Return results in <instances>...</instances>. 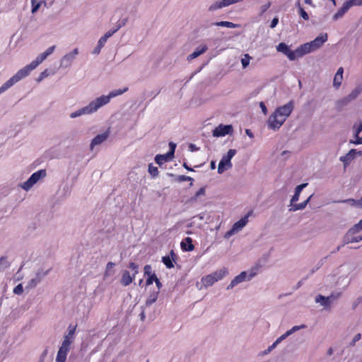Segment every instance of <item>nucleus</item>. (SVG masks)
<instances>
[{"mask_svg": "<svg viewBox=\"0 0 362 362\" xmlns=\"http://www.w3.org/2000/svg\"><path fill=\"white\" fill-rule=\"evenodd\" d=\"M54 49L55 46L49 47L43 53L40 54L30 64L18 71L15 75H13L9 80L5 82L0 87V94L6 91L7 89L18 82L22 78L28 76L33 70H34L40 64H41L49 55H50L54 52Z\"/></svg>", "mask_w": 362, "mask_h": 362, "instance_id": "nucleus-1", "label": "nucleus"}, {"mask_svg": "<svg viewBox=\"0 0 362 362\" xmlns=\"http://www.w3.org/2000/svg\"><path fill=\"white\" fill-rule=\"evenodd\" d=\"M127 90V87L122 89L114 90L111 91L108 95H102L97 98L95 100L90 102L87 106L72 112L70 116L71 118H75L82 115L91 114L96 112L100 107L107 104L112 98L120 95Z\"/></svg>", "mask_w": 362, "mask_h": 362, "instance_id": "nucleus-2", "label": "nucleus"}, {"mask_svg": "<svg viewBox=\"0 0 362 362\" xmlns=\"http://www.w3.org/2000/svg\"><path fill=\"white\" fill-rule=\"evenodd\" d=\"M258 268L254 267L252 268L247 276L246 272H242L239 275L236 276L230 283V284L227 286V289H231L238 284L243 282L245 280H250L257 274Z\"/></svg>", "mask_w": 362, "mask_h": 362, "instance_id": "nucleus-3", "label": "nucleus"}, {"mask_svg": "<svg viewBox=\"0 0 362 362\" xmlns=\"http://www.w3.org/2000/svg\"><path fill=\"white\" fill-rule=\"evenodd\" d=\"M46 175L47 173L45 170L42 169L37 170V172L33 173L28 180L22 184V188L26 191H28L40 179L44 178Z\"/></svg>", "mask_w": 362, "mask_h": 362, "instance_id": "nucleus-4", "label": "nucleus"}, {"mask_svg": "<svg viewBox=\"0 0 362 362\" xmlns=\"http://www.w3.org/2000/svg\"><path fill=\"white\" fill-rule=\"evenodd\" d=\"M286 120V118H284L283 116L274 110L267 120V126L269 129L276 131L280 129Z\"/></svg>", "mask_w": 362, "mask_h": 362, "instance_id": "nucleus-5", "label": "nucleus"}, {"mask_svg": "<svg viewBox=\"0 0 362 362\" xmlns=\"http://www.w3.org/2000/svg\"><path fill=\"white\" fill-rule=\"evenodd\" d=\"M250 213H248L246 216L240 218L238 221L235 222L233 225L231 229L226 233V236H230L235 233L241 230L248 222V217L250 216Z\"/></svg>", "mask_w": 362, "mask_h": 362, "instance_id": "nucleus-6", "label": "nucleus"}, {"mask_svg": "<svg viewBox=\"0 0 362 362\" xmlns=\"http://www.w3.org/2000/svg\"><path fill=\"white\" fill-rule=\"evenodd\" d=\"M294 109V103L293 100L289 101L288 103L278 107L275 110L277 113L287 119L292 113Z\"/></svg>", "mask_w": 362, "mask_h": 362, "instance_id": "nucleus-7", "label": "nucleus"}, {"mask_svg": "<svg viewBox=\"0 0 362 362\" xmlns=\"http://www.w3.org/2000/svg\"><path fill=\"white\" fill-rule=\"evenodd\" d=\"M70 346L66 342H62L57 354L56 362H66L67 354L70 351Z\"/></svg>", "mask_w": 362, "mask_h": 362, "instance_id": "nucleus-8", "label": "nucleus"}, {"mask_svg": "<svg viewBox=\"0 0 362 362\" xmlns=\"http://www.w3.org/2000/svg\"><path fill=\"white\" fill-rule=\"evenodd\" d=\"M276 49L278 52L285 54L290 60H295L296 59L295 50H291L289 47L284 42L279 43L276 47Z\"/></svg>", "mask_w": 362, "mask_h": 362, "instance_id": "nucleus-9", "label": "nucleus"}, {"mask_svg": "<svg viewBox=\"0 0 362 362\" xmlns=\"http://www.w3.org/2000/svg\"><path fill=\"white\" fill-rule=\"evenodd\" d=\"M233 131L231 125L220 124L213 131V135L216 137L224 136Z\"/></svg>", "mask_w": 362, "mask_h": 362, "instance_id": "nucleus-10", "label": "nucleus"}, {"mask_svg": "<svg viewBox=\"0 0 362 362\" xmlns=\"http://www.w3.org/2000/svg\"><path fill=\"white\" fill-rule=\"evenodd\" d=\"M177 254L172 250L169 255L162 257V262L168 269H172L174 267V262L177 261Z\"/></svg>", "mask_w": 362, "mask_h": 362, "instance_id": "nucleus-11", "label": "nucleus"}, {"mask_svg": "<svg viewBox=\"0 0 362 362\" xmlns=\"http://www.w3.org/2000/svg\"><path fill=\"white\" fill-rule=\"evenodd\" d=\"M313 52V49L312 48L310 42H306L301 45L295 50V55L297 58L302 57L306 54Z\"/></svg>", "mask_w": 362, "mask_h": 362, "instance_id": "nucleus-12", "label": "nucleus"}, {"mask_svg": "<svg viewBox=\"0 0 362 362\" xmlns=\"http://www.w3.org/2000/svg\"><path fill=\"white\" fill-rule=\"evenodd\" d=\"M327 34L322 33L320 34L318 37H317L313 41L309 42L313 51L317 50L327 40Z\"/></svg>", "mask_w": 362, "mask_h": 362, "instance_id": "nucleus-13", "label": "nucleus"}, {"mask_svg": "<svg viewBox=\"0 0 362 362\" xmlns=\"http://www.w3.org/2000/svg\"><path fill=\"white\" fill-rule=\"evenodd\" d=\"M76 329V325H70L68 327V334L64 336L62 342H66L67 344L71 345L74 340V334Z\"/></svg>", "mask_w": 362, "mask_h": 362, "instance_id": "nucleus-14", "label": "nucleus"}, {"mask_svg": "<svg viewBox=\"0 0 362 362\" xmlns=\"http://www.w3.org/2000/svg\"><path fill=\"white\" fill-rule=\"evenodd\" d=\"M172 152H168L165 154H158L155 157L156 163L160 166L164 163L170 161L173 158L171 157Z\"/></svg>", "mask_w": 362, "mask_h": 362, "instance_id": "nucleus-15", "label": "nucleus"}, {"mask_svg": "<svg viewBox=\"0 0 362 362\" xmlns=\"http://www.w3.org/2000/svg\"><path fill=\"white\" fill-rule=\"evenodd\" d=\"M134 279L135 276L133 274L131 276L129 272L125 270L122 272L120 283L123 286H129Z\"/></svg>", "mask_w": 362, "mask_h": 362, "instance_id": "nucleus-16", "label": "nucleus"}, {"mask_svg": "<svg viewBox=\"0 0 362 362\" xmlns=\"http://www.w3.org/2000/svg\"><path fill=\"white\" fill-rule=\"evenodd\" d=\"M181 248L183 251H192L194 249V245L192 243V240L189 237L185 238L180 243Z\"/></svg>", "mask_w": 362, "mask_h": 362, "instance_id": "nucleus-17", "label": "nucleus"}, {"mask_svg": "<svg viewBox=\"0 0 362 362\" xmlns=\"http://www.w3.org/2000/svg\"><path fill=\"white\" fill-rule=\"evenodd\" d=\"M108 137L107 133H103L101 134L97 135L91 141L90 144V149L92 150L93 147L96 145H99L105 141Z\"/></svg>", "mask_w": 362, "mask_h": 362, "instance_id": "nucleus-18", "label": "nucleus"}, {"mask_svg": "<svg viewBox=\"0 0 362 362\" xmlns=\"http://www.w3.org/2000/svg\"><path fill=\"white\" fill-rule=\"evenodd\" d=\"M356 153L357 151L356 149H351L345 156L340 158V160L342 161L346 166L355 157Z\"/></svg>", "mask_w": 362, "mask_h": 362, "instance_id": "nucleus-19", "label": "nucleus"}, {"mask_svg": "<svg viewBox=\"0 0 362 362\" xmlns=\"http://www.w3.org/2000/svg\"><path fill=\"white\" fill-rule=\"evenodd\" d=\"M232 166L231 162H226V160L222 158L218 163V173L219 174L223 173L225 170L230 168Z\"/></svg>", "mask_w": 362, "mask_h": 362, "instance_id": "nucleus-20", "label": "nucleus"}, {"mask_svg": "<svg viewBox=\"0 0 362 362\" xmlns=\"http://www.w3.org/2000/svg\"><path fill=\"white\" fill-rule=\"evenodd\" d=\"M213 25L216 26L226 27L229 28H237L240 27L239 24H236L230 21H218L215 22Z\"/></svg>", "mask_w": 362, "mask_h": 362, "instance_id": "nucleus-21", "label": "nucleus"}, {"mask_svg": "<svg viewBox=\"0 0 362 362\" xmlns=\"http://www.w3.org/2000/svg\"><path fill=\"white\" fill-rule=\"evenodd\" d=\"M202 282L205 287L212 286L216 281L211 274L202 278Z\"/></svg>", "mask_w": 362, "mask_h": 362, "instance_id": "nucleus-22", "label": "nucleus"}, {"mask_svg": "<svg viewBox=\"0 0 362 362\" xmlns=\"http://www.w3.org/2000/svg\"><path fill=\"white\" fill-rule=\"evenodd\" d=\"M228 274V269L226 268H223L218 271H216L211 273L212 276L215 279L216 281H218L222 279L226 274Z\"/></svg>", "mask_w": 362, "mask_h": 362, "instance_id": "nucleus-23", "label": "nucleus"}, {"mask_svg": "<svg viewBox=\"0 0 362 362\" xmlns=\"http://www.w3.org/2000/svg\"><path fill=\"white\" fill-rule=\"evenodd\" d=\"M158 294H159V291H156L151 292L146 300V305L150 306L151 305L154 303L158 299Z\"/></svg>", "mask_w": 362, "mask_h": 362, "instance_id": "nucleus-24", "label": "nucleus"}, {"mask_svg": "<svg viewBox=\"0 0 362 362\" xmlns=\"http://www.w3.org/2000/svg\"><path fill=\"white\" fill-rule=\"evenodd\" d=\"M348 6L346 5L345 2L343 4L342 6L337 11V13L333 16V20L337 21L339 18H341L345 13H346L349 10Z\"/></svg>", "mask_w": 362, "mask_h": 362, "instance_id": "nucleus-25", "label": "nucleus"}, {"mask_svg": "<svg viewBox=\"0 0 362 362\" xmlns=\"http://www.w3.org/2000/svg\"><path fill=\"white\" fill-rule=\"evenodd\" d=\"M362 91V86H357L352 92L347 96L346 98L347 102H350L352 100L356 98L358 95L361 93Z\"/></svg>", "mask_w": 362, "mask_h": 362, "instance_id": "nucleus-26", "label": "nucleus"}, {"mask_svg": "<svg viewBox=\"0 0 362 362\" xmlns=\"http://www.w3.org/2000/svg\"><path fill=\"white\" fill-rule=\"evenodd\" d=\"M332 298V296L325 297L322 295H318L316 298L315 301L317 303L321 302L322 305L324 306H327L329 304V300Z\"/></svg>", "mask_w": 362, "mask_h": 362, "instance_id": "nucleus-27", "label": "nucleus"}, {"mask_svg": "<svg viewBox=\"0 0 362 362\" xmlns=\"http://www.w3.org/2000/svg\"><path fill=\"white\" fill-rule=\"evenodd\" d=\"M291 335V332H286L285 334H282L280 337H279L273 344L272 346H270L268 349L267 352L271 351L280 341H281L283 339H286L288 336Z\"/></svg>", "mask_w": 362, "mask_h": 362, "instance_id": "nucleus-28", "label": "nucleus"}, {"mask_svg": "<svg viewBox=\"0 0 362 362\" xmlns=\"http://www.w3.org/2000/svg\"><path fill=\"white\" fill-rule=\"evenodd\" d=\"M206 50H207V47H206V45H204L200 49H197V50L194 51V52H192L191 54H189L188 56V59H194V58L199 57V55H201L202 54L204 53Z\"/></svg>", "mask_w": 362, "mask_h": 362, "instance_id": "nucleus-29", "label": "nucleus"}, {"mask_svg": "<svg viewBox=\"0 0 362 362\" xmlns=\"http://www.w3.org/2000/svg\"><path fill=\"white\" fill-rule=\"evenodd\" d=\"M148 172L150 173L153 178L158 176L159 170L157 167L154 166L152 163H150L148 166Z\"/></svg>", "mask_w": 362, "mask_h": 362, "instance_id": "nucleus-30", "label": "nucleus"}, {"mask_svg": "<svg viewBox=\"0 0 362 362\" xmlns=\"http://www.w3.org/2000/svg\"><path fill=\"white\" fill-rule=\"evenodd\" d=\"M10 264L7 260V257L2 256L0 258V272L9 267Z\"/></svg>", "mask_w": 362, "mask_h": 362, "instance_id": "nucleus-31", "label": "nucleus"}, {"mask_svg": "<svg viewBox=\"0 0 362 362\" xmlns=\"http://www.w3.org/2000/svg\"><path fill=\"white\" fill-rule=\"evenodd\" d=\"M124 24H125V22L124 21V22H122V23L119 24L115 29L110 30L107 31L103 35V37L107 40L109 37H110L114 33H115Z\"/></svg>", "mask_w": 362, "mask_h": 362, "instance_id": "nucleus-32", "label": "nucleus"}, {"mask_svg": "<svg viewBox=\"0 0 362 362\" xmlns=\"http://www.w3.org/2000/svg\"><path fill=\"white\" fill-rule=\"evenodd\" d=\"M297 6L298 8L299 15L305 21L309 19L308 14L305 12L303 8L301 6L300 1H298L297 3Z\"/></svg>", "mask_w": 362, "mask_h": 362, "instance_id": "nucleus-33", "label": "nucleus"}, {"mask_svg": "<svg viewBox=\"0 0 362 362\" xmlns=\"http://www.w3.org/2000/svg\"><path fill=\"white\" fill-rule=\"evenodd\" d=\"M362 230V219L354 227H352L348 232V233L354 234Z\"/></svg>", "mask_w": 362, "mask_h": 362, "instance_id": "nucleus-34", "label": "nucleus"}, {"mask_svg": "<svg viewBox=\"0 0 362 362\" xmlns=\"http://www.w3.org/2000/svg\"><path fill=\"white\" fill-rule=\"evenodd\" d=\"M41 1L42 0H31L33 13L37 12V11L39 9L41 6Z\"/></svg>", "mask_w": 362, "mask_h": 362, "instance_id": "nucleus-35", "label": "nucleus"}, {"mask_svg": "<svg viewBox=\"0 0 362 362\" xmlns=\"http://www.w3.org/2000/svg\"><path fill=\"white\" fill-rule=\"evenodd\" d=\"M78 54V50L77 48H75L71 52H69L68 54H66L64 57V59L65 60H72L73 59L75 58V57Z\"/></svg>", "mask_w": 362, "mask_h": 362, "instance_id": "nucleus-36", "label": "nucleus"}, {"mask_svg": "<svg viewBox=\"0 0 362 362\" xmlns=\"http://www.w3.org/2000/svg\"><path fill=\"white\" fill-rule=\"evenodd\" d=\"M349 9L354 6H362V0H348L345 1Z\"/></svg>", "mask_w": 362, "mask_h": 362, "instance_id": "nucleus-37", "label": "nucleus"}, {"mask_svg": "<svg viewBox=\"0 0 362 362\" xmlns=\"http://www.w3.org/2000/svg\"><path fill=\"white\" fill-rule=\"evenodd\" d=\"M342 79H343V76H340L339 75L335 74V76L334 77V81H333V86L336 88H338L341 84Z\"/></svg>", "mask_w": 362, "mask_h": 362, "instance_id": "nucleus-38", "label": "nucleus"}, {"mask_svg": "<svg viewBox=\"0 0 362 362\" xmlns=\"http://www.w3.org/2000/svg\"><path fill=\"white\" fill-rule=\"evenodd\" d=\"M250 59L251 57L248 54L244 55L241 59V64L243 68H246L249 65Z\"/></svg>", "mask_w": 362, "mask_h": 362, "instance_id": "nucleus-39", "label": "nucleus"}, {"mask_svg": "<svg viewBox=\"0 0 362 362\" xmlns=\"http://www.w3.org/2000/svg\"><path fill=\"white\" fill-rule=\"evenodd\" d=\"M236 151L235 149H230L227 152V154L223 158L226 160V162H230L232 158L235 155Z\"/></svg>", "mask_w": 362, "mask_h": 362, "instance_id": "nucleus-40", "label": "nucleus"}, {"mask_svg": "<svg viewBox=\"0 0 362 362\" xmlns=\"http://www.w3.org/2000/svg\"><path fill=\"white\" fill-rule=\"evenodd\" d=\"M115 266V264L112 262H109L107 265H106V269H105V274H104V276L106 277V276H110L111 274L110 273V271Z\"/></svg>", "mask_w": 362, "mask_h": 362, "instance_id": "nucleus-41", "label": "nucleus"}, {"mask_svg": "<svg viewBox=\"0 0 362 362\" xmlns=\"http://www.w3.org/2000/svg\"><path fill=\"white\" fill-rule=\"evenodd\" d=\"M158 279L156 274L153 273V274L148 276V278L146 281V286H149L153 284V282L156 281V279Z\"/></svg>", "mask_w": 362, "mask_h": 362, "instance_id": "nucleus-42", "label": "nucleus"}, {"mask_svg": "<svg viewBox=\"0 0 362 362\" xmlns=\"http://www.w3.org/2000/svg\"><path fill=\"white\" fill-rule=\"evenodd\" d=\"M129 268L131 269L132 271H134L133 275L136 276V275L139 272V267L138 265L134 262H130L129 264Z\"/></svg>", "mask_w": 362, "mask_h": 362, "instance_id": "nucleus-43", "label": "nucleus"}, {"mask_svg": "<svg viewBox=\"0 0 362 362\" xmlns=\"http://www.w3.org/2000/svg\"><path fill=\"white\" fill-rule=\"evenodd\" d=\"M310 198H308L307 200H305V202L300 203V204H295L293 205V210H299V209H303L305 207L307 203L308 202Z\"/></svg>", "mask_w": 362, "mask_h": 362, "instance_id": "nucleus-44", "label": "nucleus"}, {"mask_svg": "<svg viewBox=\"0 0 362 362\" xmlns=\"http://www.w3.org/2000/svg\"><path fill=\"white\" fill-rule=\"evenodd\" d=\"M13 293L17 295H21L23 293V287L21 284H19L13 288Z\"/></svg>", "mask_w": 362, "mask_h": 362, "instance_id": "nucleus-45", "label": "nucleus"}, {"mask_svg": "<svg viewBox=\"0 0 362 362\" xmlns=\"http://www.w3.org/2000/svg\"><path fill=\"white\" fill-rule=\"evenodd\" d=\"M346 238H347V241L346 242V243H358V242H360V241L362 240V235L358 236V237H353V238L349 239L348 238V235H347Z\"/></svg>", "mask_w": 362, "mask_h": 362, "instance_id": "nucleus-46", "label": "nucleus"}, {"mask_svg": "<svg viewBox=\"0 0 362 362\" xmlns=\"http://www.w3.org/2000/svg\"><path fill=\"white\" fill-rule=\"evenodd\" d=\"M144 273L145 276H150L153 274L151 266L146 264L144 268Z\"/></svg>", "mask_w": 362, "mask_h": 362, "instance_id": "nucleus-47", "label": "nucleus"}, {"mask_svg": "<svg viewBox=\"0 0 362 362\" xmlns=\"http://www.w3.org/2000/svg\"><path fill=\"white\" fill-rule=\"evenodd\" d=\"M177 180L178 182L192 181L193 178H192L191 177H189V176H186V175H180L177 177Z\"/></svg>", "mask_w": 362, "mask_h": 362, "instance_id": "nucleus-48", "label": "nucleus"}, {"mask_svg": "<svg viewBox=\"0 0 362 362\" xmlns=\"http://www.w3.org/2000/svg\"><path fill=\"white\" fill-rule=\"evenodd\" d=\"M355 129V136L358 135L362 132V123L359 122L358 124L354 125Z\"/></svg>", "mask_w": 362, "mask_h": 362, "instance_id": "nucleus-49", "label": "nucleus"}, {"mask_svg": "<svg viewBox=\"0 0 362 362\" xmlns=\"http://www.w3.org/2000/svg\"><path fill=\"white\" fill-rule=\"evenodd\" d=\"M106 41H107V39L105 38L103 36L100 38L98 43V47L99 49H100L105 45Z\"/></svg>", "mask_w": 362, "mask_h": 362, "instance_id": "nucleus-50", "label": "nucleus"}, {"mask_svg": "<svg viewBox=\"0 0 362 362\" xmlns=\"http://www.w3.org/2000/svg\"><path fill=\"white\" fill-rule=\"evenodd\" d=\"M308 185L307 183H303V184H301L300 185H298L296 188V190L295 192L297 193V194H300L301 191L303 190V189L304 187H305L306 186Z\"/></svg>", "mask_w": 362, "mask_h": 362, "instance_id": "nucleus-51", "label": "nucleus"}, {"mask_svg": "<svg viewBox=\"0 0 362 362\" xmlns=\"http://www.w3.org/2000/svg\"><path fill=\"white\" fill-rule=\"evenodd\" d=\"M169 145H170V151L168 152H172L171 157L173 158L176 145L175 144H173V142H170Z\"/></svg>", "mask_w": 362, "mask_h": 362, "instance_id": "nucleus-52", "label": "nucleus"}, {"mask_svg": "<svg viewBox=\"0 0 362 362\" xmlns=\"http://www.w3.org/2000/svg\"><path fill=\"white\" fill-rule=\"evenodd\" d=\"M356 140L355 141H351V143L354 144H362V137H360L358 135L355 136Z\"/></svg>", "mask_w": 362, "mask_h": 362, "instance_id": "nucleus-53", "label": "nucleus"}, {"mask_svg": "<svg viewBox=\"0 0 362 362\" xmlns=\"http://www.w3.org/2000/svg\"><path fill=\"white\" fill-rule=\"evenodd\" d=\"M278 23H279V18L277 17L274 18L271 22L270 28H274L276 26V25L278 24Z\"/></svg>", "mask_w": 362, "mask_h": 362, "instance_id": "nucleus-54", "label": "nucleus"}, {"mask_svg": "<svg viewBox=\"0 0 362 362\" xmlns=\"http://www.w3.org/2000/svg\"><path fill=\"white\" fill-rule=\"evenodd\" d=\"M305 327V325H301V326H294L291 329L288 330V332H291V334H293L294 332L300 329V328H304Z\"/></svg>", "mask_w": 362, "mask_h": 362, "instance_id": "nucleus-55", "label": "nucleus"}, {"mask_svg": "<svg viewBox=\"0 0 362 362\" xmlns=\"http://www.w3.org/2000/svg\"><path fill=\"white\" fill-rule=\"evenodd\" d=\"M361 338V334L360 333L356 334L352 340V342L351 343V345H354L355 343L358 341H359Z\"/></svg>", "mask_w": 362, "mask_h": 362, "instance_id": "nucleus-56", "label": "nucleus"}, {"mask_svg": "<svg viewBox=\"0 0 362 362\" xmlns=\"http://www.w3.org/2000/svg\"><path fill=\"white\" fill-rule=\"evenodd\" d=\"M259 107H261L264 115H266L267 114V108L265 104L263 102H260Z\"/></svg>", "mask_w": 362, "mask_h": 362, "instance_id": "nucleus-57", "label": "nucleus"}, {"mask_svg": "<svg viewBox=\"0 0 362 362\" xmlns=\"http://www.w3.org/2000/svg\"><path fill=\"white\" fill-rule=\"evenodd\" d=\"M205 193V189L204 187L200 188L196 193L195 197H198L201 195L204 194Z\"/></svg>", "mask_w": 362, "mask_h": 362, "instance_id": "nucleus-58", "label": "nucleus"}, {"mask_svg": "<svg viewBox=\"0 0 362 362\" xmlns=\"http://www.w3.org/2000/svg\"><path fill=\"white\" fill-rule=\"evenodd\" d=\"M271 6L270 2H268L267 4L263 5L262 6V13H264Z\"/></svg>", "mask_w": 362, "mask_h": 362, "instance_id": "nucleus-59", "label": "nucleus"}, {"mask_svg": "<svg viewBox=\"0 0 362 362\" xmlns=\"http://www.w3.org/2000/svg\"><path fill=\"white\" fill-rule=\"evenodd\" d=\"M299 194H297L296 192H295V194L293 196L292 199H291V202L293 203V202H296L298 200V198H299Z\"/></svg>", "mask_w": 362, "mask_h": 362, "instance_id": "nucleus-60", "label": "nucleus"}, {"mask_svg": "<svg viewBox=\"0 0 362 362\" xmlns=\"http://www.w3.org/2000/svg\"><path fill=\"white\" fill-rule=\"evenodd\" d=\"M155 283H156V285L158 288V291H159L161 287H162V284L161 282L160 281V280L158 279H156V281H155Z\"/></svg>", "mask_w": 362, "mask_h": 362, "instance_id": "nucleus-61", "label": "nucleus"}, {"mask_svg": "<svg viewBox=\"0 0 362 362\" xmlns=\"http://www.w3.org/2000/svg\"><path fill=\"white\" fill-rule=\"evenodd\" d=\"M343 73H344V69L342 67H339L336 73L337 75H339V76H343Z\"/></svg>", "mask_w": 362, "mask_h": 362, "instance_id": "nucleus-62", "label": "nucleus"}, {"mask_svg": "<svg viewBox=\"0 0 362 362\" xmlns=\"http://www.w3.org/2000/svg\"><path fill=\"white\" fill-rule=\"evenodd\" d=\"M245 133L247 134V136H249L250 137L252 138L253 137V134L251 132V131L250 129H246L245 130Z\"/></svg>", "mask_w": 362, "mask_h": 362, "instance_id": "nucleus-63", "label": "nucleus"}, {"mask_svg": "<svg viewBox=\"0 0 362 362\" xmlns=\"http://www.w3.org/2000/svg\"><path fill=\"white\" fill-rule=\"evenodd\" d=\"M183 167L187 169V170H189V171H192V168H191L190 167H189L186 163H183Z\"/></svg>", "mask_w": 362, "mask_h": 362, "instance_id": "nucleus-64", "label": "nucleus"}]
</instances>
